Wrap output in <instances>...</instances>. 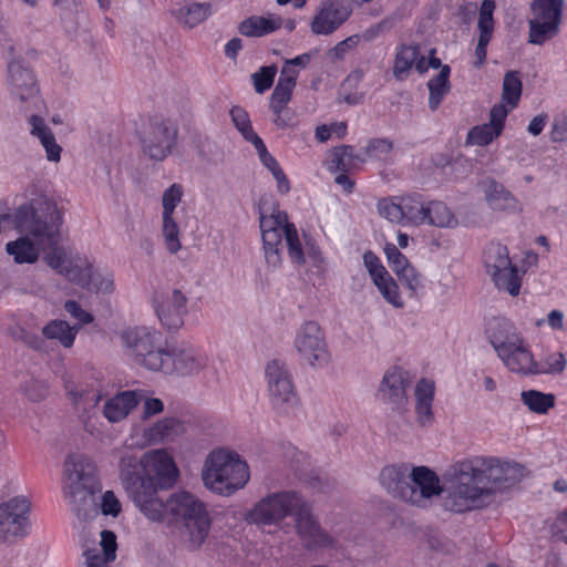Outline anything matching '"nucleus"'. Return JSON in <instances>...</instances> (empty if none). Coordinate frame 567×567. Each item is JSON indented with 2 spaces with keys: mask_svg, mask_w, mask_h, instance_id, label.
<instances>
[{
  "mask_svg": "<svg viewBox=\"0 0 567 567\" xmlns=\"http://www.w3.org/2000/svg\"><path fill=\"white\" fill-rule=\"evenodd\" d=\"M145 475V506L140 511L151 520L164 519L167 513L184 520L183 537L192 548H199L210 532L212 519L203 502L187 492L173 494L164 499L159 491L172 487L177 477V467L173 458L162 450L145 455L143 461Z\"/></svg>",
  "mask_w": 567,
  "mask_h": 567,
  "instance_id": "nucleus-1",
  "label": "nucleus"
},
{
  "mask_svg": "<svg viewBox=\"0 0 567 567\" xmlns=\"http://www.w3.org/2000/svg\"><path fill=\"white\" fill-rule=\"evenodd\" d=\"M292 516L298 535L308 549L332 548L336 540L324 532L312 514V505L296 491L271 493L262 497L247 514L256 525H277Z\"/></svg>",
  "mask_w": 567,
  "mask_h": 567,
  "instance_id": "nucleus-2",
  "label": "nucleus"
},
{
  "mask_svg": "<svg viewBox=\"0 0 567 567\" xmlns=\"http://www.w3.org/2000/svg\"><path fill=\"white\" fill-rule=\"evenodd\" d=\"M13 224L20 234L32 236L38 247L47 252V264L64 276L70 260L60 246L62 215L55 203L35 200L21 205L13 215Z\"/></svg>",
  "mask_w": 567,
  "mask_h": 567,
  "instance_id": "nucleus-3",
  "label": "nucleus"
},
{
  "mask_svg": "<svg viewBox=\"0 0 567 567\" xmlns=\"http://www.w3.org/2000/svg\"><path fill=\"white\" fill-rule=\"evenodd\" d=\"M486 462L483 456H474L454 463L444 478L447 484L446 509L464 513L484 505V499L493 493L488 486Z\"/></svg>",
  "mask_w": 567,
  "mask_h": 567,
  "instance_id": "nucleus-4",
  "label": "nucleus"
},
{
  "mask_svg": "<svg viewBox=\"0 0 567 567\" xmlns=\"http://www.w3.org/2000/svg\"><path fill=\"white\" fill-rule=\"evenodd\" d=\"M64 471L72 512L81 520L94 517L97 514L94 496L102 489L96 464L84 454H73L66 457Z\"/></svg>",
  "mask_w": 567,
  "mask_h": 567,
  "instance_id": "nucleus-5",
  "label": "nucleus"
},
{
  "mask_svg": "<svg viewBox=\"0 0 567 567\" xmlns=\"http://www.w3.org/2000/svg\"><path fill=\"white\" fill-rule=\"evenodd\" d=\"M259 224L265 261L269 268L277 269L281 266L282 237H285L290 260L298 266L306 264L298 230L295 224L289 223L286 212L276 210L269 216L260 214Z\"/></svg>",
  "mask_w": 567,
  "mask_h": 567,
  "instance_id": "nucleus-6",
  "label": "nucleus"
},
{
  "mask_svg": "<svg viewBox=\"0 0 567 567\" xmlns=\"http://www.w3.org/2000/svg\"><path fill=\"white\" fill-rule=\"evenodd\" d=\"M202 478L208 489L229 496L247 484L249 468L238 454L217 450L206 460Z\"/></svg>",
  "mask_w": 567,
  "mask_h": 567,
  "instance_id": "nucleus-7",
  "label": "nucleus"
},
{
  "mask_svg": "<svg viewBox=\"0 0 567 567\" xmlns=\"http://www.w3.org/2000/svg\"><path fill=\"white\" fill-rule=\"evenodd\" d=\"M121 340L136 364L152 371L163 368L167 349L161 331L145 326L127 328L121 333Z\"/></svg>",
  "mask_w": 567,
  "mask_h": 567,
  "instance_id": "nucleus-8",
  "label": "nucleus"
},
{
  "mask_svg": "<svg viewBox=\"0 0 567 567\" xmlns=\"http://www.w3.org/2000/svg\"><path fill=\"white\" fill-rule=\"evenodd\" d=\"M483 264L494 286L509 293L512 297L519 295L522 275L516 265L509 258L507 246L491 241L483 251Z\"/></svg>",
  "mask_w": 567,
  "mask_h": 567,
  "instance_id": "nucleus-9",
  "label": "nucleus"
},
{
  "mask_svg": "<svg viewBox=\"0 0 567 567\" xmlns=\"http://www.w3.org/2000/svg\"><path fill=\"white\" fill-rule=\"evenodd\" d=\"M268 396L271 409L279 416L295 414L299 398L287 365L278 360L270 361L265 369Z\"/></svg>",
  "mask_w": 567,
  "mask_h": 567,
  "instance_id": "nucleus-10",
  "label": "nucleus"
},
{
  "mask_svg": "<svg viewBox=\"0 0 567 567\" xmlns=\"http://www.w3.org/2000/svg\"><path fill=\"white\" fill-rule=\"evenodd\" d=\"M564 0H533L528 20V42L543 45L560 31Z\"/></svg>",
  "mask_w": 567,
  "mask_h": 567,
  "instance_id": "nucleus-11",
  "label": "nucleus"
},
{
  "mask_svg": "<svg viewBox=\"0 0 567 567\" xmlns=\"http://www.w3.org/2000/svg\"><path fill=\"white\" fill-rule=\"evenodd\" d=\"M178 128L169 120L153 117L141 133L143 153L150 159L162 162L177 144Z\"/></svg>",
  "mask_w": 567,
  "mask_h": 567,
  "instance_id": "nucleus-12",
  "label": "nucleus"
},
{
  "mask_svg": "<svg viewBox=\"0 0 567 567\" xmlns=\"http://www.w3.org/2000/svg\"><path fill=\"white\" fill-rule=\"evenodd\" d=\"M293 346L301 360L311 367H323L330 360L324 332L317 321H306L298 328Z\"/></svg>",
  "mask_w": 567,
  "mask_h": 567,
  "instance_id": "nucleus-13",
  "label": "nucleus"
},
{
  "mask_svg": "<svg viewBox=\"0 0 567 567\" xmlns=\"http://www.w3.org/2000/svg\"><path fill=\"white\" fill-rule=\"evenodd\" d=\"M30 502L16 496L0 504V534L6 540L24 538L31 529Z\"/></svg>",
  "mask_w": 567,
  "mask_h": 567,
  "instance_id": "nucleus-14",
  "label": "nucleus"
},
{
  "mask_svg": "<svg viewBox=\"0 0 567 567\" xmlns=\"http://www.w3.org/2000/svg\"><path fill=\"white\" fill-rule=\"evenodd\" d=\"M410 374L401 367H392L384 373L377 392V399L393 412L402 414L409 404L408 388Z\"/></svg>",
  "mask_w": 567,
  "mask_h": 567,
  "instance_id": "nucleus-15",
  "label": "nucleus"
},
{
  "mask_svg": "<svg viewBox=\"0 0 567 567\" xmlns=\"http://www.w3.org/2000/svg\"><path fill=\"white\" fill-rule=\"evenodd\" d=\"M209 359L206 353L193 347H177L165 351L163 368L159 371L165 373H177L179 375L198 374L208 365Z\"/></svg>",
  "mask_w": 567,
  "mask_h": 567,
  "instance_id": "nucleus-16",
  "label": "nucleus"
},
{
  "mask_svg": "<svg viewBox=\"0 0 567 567\" xmlns=\"http://www.w3.org/2000/svg\"><path fill=\"white\" fill-rule=\"evenodd\" d=\"M153 307L161 324L167 331H177L184 324L187 315V298L178 289H174L168 296H155Z\"/></svg>",
  "mask_w": 567,
  "mask_h": 567,
  "instance_id": "nucleus-17",
  "label": "nucleus"
},
{
  "mask_svg": "<svg viewBox=\"0 0 567 567\" xmlns=\"http://www.w3.org/2000/svg\"><path fill=\"white\" fill-rule=\"evenodd\" d=\"M8 85L10 94L21 104L39 99V85L35 75L21 60H12L8 64Z\"/></svg>",
  "mask_w": 567,
  "mask_h": 567,
  "instance_id": "nucleus-18",
  "label": "nucleus"
},
{
  "mask_svg": "<svg viewBox=\"0 0 567 567\" xmlns=\"http://www.w3.org/2000/svg\"><path fill=\"white\" fill-rule=\"evenodd\" d=\"M352 12L347 0H329L321 3L311 22L315 34H331L344 23Z\"/></svg>",
  "mask_w": 567,
  "mask_h": 567,
  "instance_id": "nucleus-19",
  "label": "nucleus"
},
{
  "mask_svg": "<svg viewBox=\"0 0 567 567\" xmlns=\"http://www.w3.org/2000/svg\"><path fill=\"white\" fill-rule=\"evenodd\" d=\"M410 493L409 504L417 507H424L429 499L440 495L443 488L440 486L439 476L426 466L413 467L410 473Z\"/></svg>",
  "mask_w": 567,
  "mask_h": 567,
  "instance_id": "nucleus-20",
  "label": "nucleus"
},
{
  "mask_svg": "<svg viewBox=\"0 0 567 567\" xmlns=\"http://www.w3.org/2000/svg\"><path fill=\"white\" fill-rule=\"evenodd\" d=\"M410 473L411 470L408 464L388 465L381 470L379 480L389 494L405 503H410Z\"/></svg>",
  "mask_w": 567,
  "mask_h": 567,
  "instance_id": "nucleus-21",
  "label": "nucleus"
},
{
  "mask_svg": "<svg viewBox=\"0 0 567 567\" xmlns=\"http://www.w3.org/2000/svg\"><path fill=\"white\" fill-rule=\"evenodd\" d=\"M143 463L133 454H125L120 460L121 478L125 489L136 507L145 506V488L143 476L138 473V465Z\"/></svg>",
  "mask_w": 567,
  "mask_h": 567,
  "instance_id": "nucleus-22",
  "label": "nucleus"
},
{
  "mask_svg": "<svg viewBox=\"0 0 567 567\" xmlns=\"http://www.w3.org/2000/svg\"><path fill=\"white\" fill-rule=\"evenodd\" d=\"M488 486L507 488L518 483L524 475V466L518 463L499 462L494 457H485Z\"/></svg>",
  "mask_w": 567,
  "mask_h": 567,
  "instance_id": "nucleus-23",
  "label": "nucleus"
},
{
  "mask_svg": "<svg viewBox=\"0 0 567 567\" xmlns=\"http://www.w3.org/2000/svg\"><path fill=\"white\" fill-rule=\"evenodd\" d=\"M483 192L488 207L494 212L515 214L522 210L518 199L494 178L483 182Z\"/></svg>",
  "mask_w": 567,
  "mask_h": 567,
  "instance_id": "nucleus-24",
  "label": "nucleus"
},
{
  "mask_svg": "<svg viewBox=\"0 0 567 567\" xmlns=\"http://www.w3.org/2000/svg\"><path fill=\"white\" fill-rule=\"evenodd\" d=\"M487 337L497 355L525 341L514 323L506 319L493 320Z\"/></svg>",
  "mask_w": 567,
  "mask_h": 567,
  "instance_id": "nucleus-25",
  "label": "nucleus"
},
{
  "mask_svg": "<svg viewBox=\"0 0 567 567\" xmlns=\"http://www.w3.org/2000/svg\"><path fill=\"white\" fill-rule=\"evenodd\" d=\"M415 66V70L423 74L429 70L425 56L420 54L419 45L403 44L401 45L394 59L393 75L396 80H404L410 70Z\"/></svg>",
  "mask_w": 567,
  "mask_h": 567,
  "instance_id": "nucleus-26",
  "label": "nucleus"
},
{
  "mask_svg": "<svg viewBox=\"0 0 567 567\" xmlns=\"http://www.w3.org/2000/svg\"><path fill=\"white\" fill-rule=\"evenodd\" d=\"M143 394L137 391H123L109 399L103 406V415L112 423L125 419L137 406Z\"/></svg>",
  "mask_w": 567,
  "mask_h": 567,
  "instance_id": "nucleus-27",
  "label": "nucleus"
},
{
  "mask_svg": "<svg viewBox=\"0 0 567 567\" xmlns=\"http://www.w3.org/2000/svg\"><path fill=\"white\" fill-rule=\"evenodd\" d=\"M504 365L513 373L523 377H529L533 373V357L529 346L526 341L504 351L497 355Z\"/></svg>",
  "mask_w": 567,
  "mask_h": 567,
  "instance_id": "nucleus-28",
  "label": "nucleus"
},
{
  "mask_svg": "<svg viewBox=\"0 0 567 567\" xmlns=\"http://www.w3.org/2000/svg\"><path fill=\"white\" fill-rule=\"evenodd\" d=\"M185 432V424L177 417H164L144 430V437L150 444L175 440Z\"/></svg>",
  "mask_w": 567,
  "mask_h": 567,
  "instance_id": "nucleus-29",
  "label": "nucleus"
},
{
  "mask_svg": "<svg viewBox=\"0 0 567 567\" xmlns=\"http://www.w3.org/2000/svg\"><path fill=\"white\" fill-rule=\"evenodd\" d=\"M101 546L103 553L97 549H86L84 551L86 567H109L116 557V536L111 530L101 532Z\"/></svg>",
  "mask_w": 567,
  "mask_h": 567,
  "instance_id": "nucleus-30",
  "label": "nucleus"
},
{
  "mask_svg": "<svg viewBox=\"0 0 567 567\" xmlns=\"http://www.w3.org/2000/svg\"><path fill=\"white\" fill-rule=\"evenodd\" d=\"M434 400V383L421 379L415 388V411L422 426L431 425L434 419L432 403Z\"/></svg>",
  "mask_w": 567,
  "mask_h": 567,
  "instance_id": "nucleus-31",
  "label": "nucleus"
},
{
  "mask_svg": "<svg viewBox=\"0 0 567 567\" xmlns=\"http://www.w3.org/2000/svg\"><path fill=\"white\" fill-rule=\"evenodd\" d=\"M213 14V6L209 2H193L184 4L172 11V16L183 27L193 29L207 20Z\"/></svg>",
  "mask_w": 567,
  "mask_h": 567,
  "instance_id": "nucleus-32",
  "label": "nucleus"
},
{
  "mask_svg": "<svg viewBox=\"0 0 567 567\" xmlns=\"http://www.w3.org/2000/svg\"><path fill=\"white\" fill-rule=\"evenodd\" d=\"M282 25L281 18H265L251 16L243 20L238 25V32L247 38H260L275 32Z\"/></svg>",
  "mask_w": 567,
  "mask_h": 567,
  "instance_id": "nucleus-33",
  "label": "nucleus"
},
{
  "mask_svg": "<svg viewBox=\"0 0 567 567\" xmlns=\"http://www.w3.org/2000/svg\"><path fill=\"white\" fill-rule=\"evenodd\" d=\"M22 235L18 239L9 241L6 245V250L17 264H33L38 260L41 249L31 235Z\"/></svg>",
  "mask_w": 567,
  "mask_h": 567,
  "instance_id": "nucleus-34",
  "label": "nucleus"
},
{
  "mask_svg": "<svg viewBox=\"0 0 567 567\" xmlns=\"http://www.w3.org/2000/svg\"><path fill=\"white\" fill-rule=\"evenodd\" d=\"M80 326H71L65 320H50L43 328L45 339L58 341L63 348H71L74 343Z\"/></svg>",
  "mask_w": 567,
  "mask_h": 567,
  "instance_id": "nucleus-35",
  "label": "nucleus"
},
{
  "mask_svg": "<svg viewBox=\"0 0 567 567\" xmlns=\"http://www.w3.org/2000/svg\"><path fill=\"white\" fill-rule=\"evenodd\" d=\"M364 161L361 155L354 152L353 146L341 145L333 150L329 168L331 172L349 173L358 169Z\"/></svg>",
  "mask_w": 567,
  "mask_h": 567,
  "instance_id": "nucleus-36",
  "label": "nucleus"
},
{
  "mask_svg": "<svg viewBox=\"0 0 567 567\" xmlns=\"http://www.w3.org/2000/svg\"><path fill=\"white\" fill-rule=\"evenodd\" d=\"M450 74L451 68L445 64L441 68L440 73L427 82L430 91L429 107L432 111L437 110L445 94L450 92Z\"/></svg>",
  "mask_w": 567,
  "mask_h": 567,
  "instance_id": "nucleus-37",
  "label": "nucleus"
},
{
  "mask_svg": "<svg viewBox=\"0 0 567 567\" xmlns=\"http://www.w3.org/2000/svg\"><path fill=\"white\" fill-rule=\"evenodd\" d=\"M404 224L421 225L426 220V205L421 194L401 196Z\"/></svg>",
  "mask_w": 567,
  "mask_h": 567,
  "instance_id": "nucleus-38",
  "label": "nucleus"
},
{
  "mask_svg": "<svg viewBox=\"0 0 567 567\" xmlns=\"http://www.w3.org/2000/svg\"><path fill=\"white\" fill-rule=\"evenodd\" d=\"M566 359L561 352H550L543 357L540 360H535L533 357L532 375L550 374L559 375L565 371Z\"/></svg>",
  "mask_w": 567,
  "mask_h": 567,
  "instance_id": "nucleus-39",
  "label": "nucleus"
},
{
  "mask_svg": "<svg viewBox=\"0 0 567 567\" xmlns=\"http://www.w3.org/2000/svg\"><path fill=\"white\" fill-rule=\"evenodd\" d=\"M520 400L533 413L545 414L555 405V395L537 390H527L520 393Z\"/></svg>",
  "mask_w": 567,
  "mask_h": 567,
  "instance_id": "nucleus-40",
  "label": "nucleus"
},
{
  "mask_svg": "<svg viewBox=\"0 0 567 567\" xmlns=\"http://www.w3.org/2000/svg\"><path fill=\"white\" fill-rule=\"evenodd\" d=\"M425 224L436 227H452L456 225V219L450 208L443 202H430L426 205Z\"/></svg>",
  "mask_w": 567,
  "mask_h": 567,
  "instance_id": "nucleus-41",
  "label": "nucleus"
},
{
  "mask_svg": "<svg viewBox=\"0 0 567 567\" xmlns=\"http://www.w3.org/2000/svg\"><path fill=\"white\" fill-rule=\"evenodd\" d=\"M93 269V265L90 261L78 258L69 261L68 269L64 270V277L85 289L90 285Z\"/></svg>",
  "mask_w": 567,
  "mask_h": 567,
  "instance_id": "nucleus-42",
  "label": "nucleus"
},
{
  "mask_svg": "<svg viewBox=\"0 0 567 567\" xmlns=\"http://www.w3.org/2000/svg\"><path fill=\"white\" fill-rule=\"evenodd\" d=\"M522 89L519 72H506L503 79L502 102L508 104L511 109L516 107L522 95Z\"/></svg>",
  "mask_w": 567,
  "mask_h": 567,
  "instance_id": "nucleus-43",
  "label": "nucleus"
},
{
  "mask_svg": "<svg viewBox=\"0 0 567 567\" xmlns=\"http://www.w3.org/2000/svg\"><path fill=\"white\" fill-rule=\"evenodd\" d=\"M378 287L383 298L395 308H402L404 302L399 292V286L394 279L388 274L386 276H379L377 281H373Z\"/></svg>",
  "mask_w": 567,
  "mask_h": 567,
  "instance_id": "nucleus-44",
  "label": "nucleus"
},
{
  "mask_svg": "<svg viewBox=\"0 0 567 567\" xmlns=\"http://www.w3.org/2000/svg\"><path fill=\"white\" fill-rule=\"evenodd\" d=\"M379 214L392 223L404 224V213L400 197L382 198L378 202Z\"/></svg>",
  "mask_w": 567,
  "mask_h": 567,
  "instance_id": "nucleus-45",
  "label": "nucleus"
},
{
  "mask_svg": "<svg viewBox=\"0 0 567 567\" xmlns=\"http://www.w3.org/2000/svg\"><path fill=\"white\" fill-rule=\"evenodd\" d=\"M499 135L501 132L494 126L492 127L489 123H485L472 127L467 133L466 142L472 145L486 146Z\"/></svg>",
  "mask_w": 567,
  "mask_h": 567,
  "instance_id": "nucleus-46",
  "label": "nucleus"
},
{
  "mask_svg": "<svg viewBox=\"0 0 567 567\" xmlns=\"http://www.w3.org/2000/svg\"><path fill=\"white\" fill-rule=\"evenodd\" d=\"M178 235V225L173 218V215H163V236L165 238L166 247L172 254H175L181 249Z\"/></svg>",
  "mask_w": 567,
  "mask_h": 567,
  "instance_id": "nucleus-47",
  "label": "nucleus"
},
{
  "mask_svg": "<svg viewBox=\"0 0 567 567\" xmlns=\"http://www.w3.org/2000/svg\"><path fill=\"white\" fill-rule=\"evenodd\" d=\"M277 74V66L275 64L261 66L257 72L251 74L255 91L259 94L269 90Z\"/></svg>",
  "mask_w": 567,
  "mask_h": 567,
  "instance_id": "nucleus-48",
  "label": "nucleus"
},
{
  "mask_svg": "<svg viewBox=\"0 0 567 567\" xmlns=\"http://www.w3.org/2000/svg\"><path fill=\"white\" fill-rule=\"evenodd\" d=\"M296 82L290 79L279 78L275 90L271 93L269 105H287L291 100Z\"/></svg>",
  "mask_w": 567,
  "mask_h": 567,
  "instance_id": "nucleus-49",
  "label": "nucleus"
},
{
  "mask_svg": "<svg viewBox=\"0 0 567 567\" xmlns=\"http://www.w3.org/2000/svg\"><path fill=\"white\" fill-rule=\"evenodd\" d=\"M393 143L386 137L372 138L364 147V154L369 158L381 159L391 153Z\"/></svg>",
  "mask_w": 567,
  "mask_h": 567,
  "instance_id": "nucleus-50",
  "label": "nucleus"
},
{
  "mask_svg": "<svg viewBox=\"0 0 567 567\" xmlns=\"http://www.w3.org/2000/svg\"><path fill=\"white\" fill-rule=\"evenodd\" d=\"M396 276L402 285L410 290L411 297L417 296L419 291L423 289L421 277L411 265L404 270L396 272Z\"/></svg>",
  "mask_w": 567,
  "mask_h": 567,
  "instance_id": "nucleus-51",
  "label": "nucleus"
},
{
  "mask_svg": "<svg viewBox=\"0 0 567 567\" xmlns=\"http://www.w3.org/2000/svg\"><path fill=\"white\" fill-rule=\"evenodd\" d=\"M230 117L235 127L240 132L244 138L255 132L249 114L244 107L238 105L233 106L230 110Z\"/></svg>",
  "mask_w": 567,
  "mask_h": 567,
  "instance_id": "nucleus-52",
  "label": "nucleus"
},
{
  "mask_svg": "<svg viewBox=\"0 0 567 567\" xmlns=\"http://www.w3.org/2000/svg\"><path fill=\"white\" fill-rule=\"evenodd\" d=\"M183 196V187L179 184H173L167 189H165L162 204H163V215H173L176 206L181 203Z\"/></svg>",
  "mask_w": 567,
  "mask_h": 567,
  "instance_id": "nucleus-53",
  "label": "nucleus"
},
{
  "mask_svg": "<svg viewBox=\"0 0 567 567\" xmlns=\"http://www.w3.org/2000/svg\"><path fill=\"white\" fill-rule=\"evenodd\" d=\"M21 391L31 401L39 402L48 394V385L40 380L30 378L21 385Z\"/></svg>",
  "mask_w": 567,
  "mask_h": 567,
  "instance_id": "nucleus-54",
  "label": "nucleus"
},
{
  "mask_svg": "<svg viewBox=\"0 0 567 567\" xmlns=\"http://www.w3.org/2000/svg\"><path fill=\"white\" fill-rule=\"evenodd\" d=\"M384 254L386 256L391 269L395 274L404 270L406 267L411 265L408 258L399 250V248L394 244L388 243L384 246Z\"/></svg>",
  "mask_w": 567,
  "mask_h": 567,
  "instance_id": "nucleus-55",
  "label": "nucleus"
},
{
  "mask_svg": "<svg viewBox=\"0 0 567 567\" xmlns=\"http://www.w3.org/2000/svg\"><path fill=\"white\" fill-rule=\"evenodd\" d=\"M274 113V124L281 130L291 127L295 125V114L287 107V105H269Z\"/></svg>",
  "mask_w": 567,
  "mask_h": 567,
  "instance_id": "nucleus-56",
  "label": "nucleus"
},
{
  "mask_svg": "<svg viewBox=\"0 0 567 567\" xmlns=\"http://www.w3.org/2000/svg\"><path fill=\"white\" fill-rule=\"evenodd\" d=\"M90 285L85 288L89 291L94 292H111L113 290V277L112 275H102L97 271H92Z\"/></svg>",
  "mask_w": 567,
  "mask_h": 567,
  "instance_id": "nucleus-57",
  "label": "nucleus"
},
{
  "mask_svg": "<svg viewBox=\"0 0 567 567\" xmlns=\"http://www.w3.org/2000/svg\"><path fill=\"white\" fill-rule=\"evenodd\" d=\"M28 123L30 125V134L38 138L40 142H43L53 133L50 126L45 123L44 118L39 115H30L28 117Z\"/></svg>",
  "mask_w": 567,
  "mask_h": 567,
  "instance_id": "nucleus-58",
  "label": "nucleus"
},
{
  "mask_svg": "<svg viewBox=\"0 0 567 567\" xmlns=\"http://www.w3.org/2000/svg\"><path fill=\"white\" fill-rule=\"evenodd\" d=\"M363 262L373 281H377L379 276H386L389 274L379 257L370 250L363 254Z\"/></svg>",
  "mask_w": 567,
  "mask_h": 567,
  "instance_id": "nucleus-59",
  "label": "nucleus"
},
{
  "mask_svg": "<svg viewBox=\"0 0 567 567\" xmlns=\"http://www.w3.org/2000/svg\"><path fill=\"white\" fill-rule=\"evenodd\" d=\"M64 309H65V311L71 315V317H73L74 319H76L79 321V323L76 326H80V328L83 324L91 323L94 320L93 315H91L90 312L85 311L81 307V305L78 301H75V300H68V301H65Z\"/></svg>",
  "mask_w": 567,
  "mask_h": 567,
  "instance_id": "nucleus-60",
  "label": "nucleus"
},
{
  "mask_svg": "<svg viewBox=\"0 0 567 567\" xmlns=\"http://www.w3.org/2000/svg\"><path fill=\"white\" fill-rule=\"evenodd\" d=\"M508 112L509 110L504 105V103L495 104L491 109L488 123L492 125V127L494 126L498 132L502 133Z\"/></svg>",
  "mask_w": 567,
  "mask_h": 567,
  "instance_id": "nucleus-61",
  "label": "nucleus"
},
{
  "mask_svg": "<svg viewBox=\"0 0 567 567\" xmlns=\"http://www.w3.org/2000/svg\"><path fill=\"white\" fill-rule=\"evenodd\" d=\"M101 511L103 515L116 517L121 512V504L112 491H106L102 496Z\"/></svg>",
  "mask_w": 567,
  "mask_h": 567,
  "instance_id": "nucleus-62",
  "label": "nucleus"
},
{
  "mask_svg": "<svg viewBox=\"0 0 567 567\" xmlns=\"http://www.w3.org/2000/svg\"><path fill=\"white\" fill-rule=\"evenodd\" d=\"M45 151V156L49 162H60L62 147L56 143L55 136L52 133L43 142H40Z\"/></svg>",
  "mask_w": 567,
  "mask_h": 567,
  "instance_id": "nucleus-63",
  "label": "nucleus"
},
{
  "mask_svg": "<svg viewBox=\"0 0 567 567\" xmlns=\"http://www.w3.org/2000/svg\"><path fill=\"white\" fill-rule=\"evenodd\" d=\"M550 138L553 142L567 141V115H560L554 120Z\"/></svg>",
  "mask_w": 567,
  "mask_h": 567,
  "instance_id": "nucleus-64",
  "label": "nucleus"
}]
</instances>
